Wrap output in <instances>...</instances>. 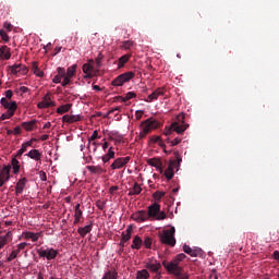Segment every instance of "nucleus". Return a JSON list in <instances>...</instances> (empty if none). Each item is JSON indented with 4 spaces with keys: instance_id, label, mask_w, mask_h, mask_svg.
<instances>
[{
    "instance_id": "e433bc0d",
    "label": "nucleus",
    "mask_w": 279,
    "mask_h": 279,
    "mask_svg": "<svg viewBox=\"0 0 279 279\" xmlns=\"http://www.w3.org/2000/svg\"><path fill=\"white\" fill-rule=\"evenodd\" d=\"M135 43L133 40H124L122 41L121 49H125V51H130L134 47Z\"/></svg>"
},
{
    "instance_id": "473e14b6",
    "label": "nucleus",
    "mask_w": 279,
    "mask_h": 279,
    "mask_svg": "<svg viewBox=\"0 0 279 279\" xmlns=\"http://www.w3.org/2000/svg\"><path fill=\"white\" fill-rule=\"evenodd\" d=\"M147 165H149V167H155L156 169H159L160 165H162V161H160V159L158 158H150L147 160Z\"/></svg>"
},
{
    "instance_id": "5701e85b",
    "label": "nucleus",
    "mask_w": 279,
    "mask_h": 279,
    "mask_svg": "<svg viewBox=\"0 0 279 279\" xmlns=\"http://www.w3.org/2000/svg\"><path fill=\"white\" fill-rule=\"evenodd\" d=\"M143 187L137 182L134 183L132 187L129 189V195H141Z\"/></svg>"
},
{
    "instance_id": "49530a36",
    "label": "nucleus",
    "mask_w": 279,
    "mask_h": 279,
    "mask_svg": "<svg viewBox=\"0 0 279 279\" xmlns=\"http://www.w3.org/2000/svg\"><path fill=\"white\" fill-rule=\"evenodd\" d=\"M14 113H12V111H7L5 113H2L0 117V121H5V119H12V116Z\"/></svg>"
},
{
    "instance_id": "5fc2aeb1",
    "label": "nucleus",
    "mask_w": 279,
    "mask_h": 279,
    "mask_svg": "<svg viewBox=\"0 0 279 279\" xmlns=\"http://www.w3.org/2000/svg\"><path fill=\"white\" fill-rule=\"evenodd\" d=\"M69 84H71V78L69 76H64L61 86H69Z\"/></svg>"
},
{
    "instance_id": "393cba45",
    "label": "nucleus",
    "mask_w": 279,
    "mask_h": 279,
    "mask_svg": "<svg viewBox=\"0 0 279 279\" xmlns=\"http://www.w3.org/2000/svg\"><path fill=\"white\" fill-rule=\"evenodd\" d=\"M83 73L85 74V77L87 80H90V77H93V65H90L89 63H84Z\"/></svg>"
},
{
    "instance_id": "3c124183",
    "label": "nucleus",
    "mask_w": 279,
    "mask_h": 279,
    "mask_svg": "<svg viewBox=\"0 0 279 279\" xmlns=\"http://www.w3.org/2000/svg\"><path fill=\"white\" fill-rule=\"evenodd\" d=\"M10 180V177H7L5 174H0V189Z\"/></svg>"
},
{
    "instance_id": "79ce46f5",
    "label": "nucleus",
    "mask_w": 279,
    "mask_h": 279,
    "mask_svg": "<svg viewBox=\"0 0 279 279\" xmlns=\"http://www.w3.org/2000/svg\"><path fill=\"white\" fill-rule=\"evenodd\" d=\"M97 138H99V132L95 130L92 136L88 138V147H90V144L93 143V141H97Z\"/></svg>"
},
{
    "instance_id": "f257e3e1",
    "label": "nucleus",
    "mask_w": 279,
    "mask_h": 279,
    "mask_svg": "<svg viewBox=\"0 0 279 279\" xmlns=\"http://www.w3.org/2000/svg\"><path fill=\"white\" fill-rule=\"evenodd\" d=\"M131 219H133V221H137V223L147 221V219H150V221H160L162 219H167V214L160 210H137L131 215Z\"/></svg>"
},
{
    "instance_id": "c03bdc74",
    "label": "nucleus",
    "mask_w": 279,
    "mask_h": 279,
    "mask_svg": "<svg viewBox=\"0 0 279 279\" xmlns=\"http://www.w3.org/2000/svg\"><path fill=\"white\" fill-rule=\"evenodd\" d=\"M10 169H12V166H3L2 170L0 171V174L10 178Z\"/></svg>"
},
{
    "instance_id": "8fccbe9b",
    "label": "nucleus",
    "mask_w": 279,
    "mask_h": 279,
    "mask_svg": "<svg viewBox=\"0 0 279 279\" xmlns=\"http://www.w3.org/2000/svg\"><path fill=\"white\" fill-rule=\"evenodd\" d=\"M144 244V247H146V250L151 248V238L147 236L145 238L144 242H142Z\"/></svg>"
},
{
    "instance_id": "2eb2a0df",
    "label": "nucleus",
    "mask_w": 279,
    "mask_h": 279,
    "mask_svg": "<svg viewBox=\"0 0 279 279\" xmlns=\"http://www.w3.org/2000/svg\"><path fill=\"white\" fill-rule=\"evenodd\" d=\"M10 58H12L10 48L8 46H2L0 48V60H10Z\"/></svg>"
},
{
    "instance_id": "052dcab7",
    "label": "nucleus",
    "mask_w": 279,
    "mask_h": 279,
    "mask_svg": "<svg viewBox=\"0 0 279 279\" xmlns=\"http://www.w3.org/2000/svg\"><path fill=\"white\" fill-rule=\"evenodd\" d=\"M7 244H8L7 238H2L0 240V250H3V247H5Z\"/></svg>"
},
{
    "instance_id": "e2e57ef3",
    "label": "nucleus",
    "mask_w": 279,
    "mask_h": 279,
    "mask_svg": "<svg viewBox=\"0 0 279 279\" xmlns=\"http://www.w3.org/2000/svg\"><path fill=\"white\" fill-rule=\"evenodd\" d=\"M116 191H119V186H117V185H113V186H111L110 189H109V193L111 194V195H114V192Z\"/></svg>"
},
{
    "instance_id": "39448f33",
    "label": "nucleus",
    "mask_w": 279,
    "mask_h": 279,
    "mask_svg": "<svg viewBox=\"0 0 279 279\" xmlns=\"http://www.w3.org/2000/svg\"><path fill=\"white\" fill-rule=\"evenodd\" d=\"M174 156L177 158V161L175 160H170V162L168 165V168L163 172V175L168 181L173 179L174 169H178V167H180V162H182V157H180L179 151H175Z\"/></svg>"
},
{
    "instance_id": "c756f323",
    "label": "nucleus",
    "mask_w": 279,
    "mask_h": 279,
    "mask_svg": "<svg viewBox=\"0 0 279 279\" xmlns=\"http://www.w3.org/2000/svg\"><path fill=\"white\" fill-rule=\"evenodd\" d=\"M72 106L73 105H71V104L62 105L57 109V113L65 114V112H69L71 110Z\"/></svg>"
},
{
    "instance_id": "aec40b11",
    "label": "nucleus",
    "mask_w": 279,
    "mask_h": 279,
    "mask_svg": "<svg viewBox=\"0 0 279 279\" xmlns=\"http://www.w3.org/2000/svg\"><path fill=\"white\" fill-rule=\"evenodd\" d=\"M112 158H114V148L110 147L108 149L107 154L101 157V160H102L104 165H106V163L110 162V160H112Z\"/></svg>"
},
{
    "instance_id": "69168bd1",
    "label": "nucleus",
    "mask_w": 279,
    "mask_h": 279,
    "mask_svg": "<svg viewBox=\"0 0 279 279\" xmlns=\"http://www.w3.org/2000/svg\"><path fill=\"white\" fill-rule=\"evenodd\" d=\"M39 178H40V180H43V182H47V173L41 171L39 174Z\"/></svg>"
},
{
    "instance_id": "bb28decb",
    "label": "nucleus",
    "mask_w": 279,
    "mask_h": 279,
    "mask_svg": "<svg viewBox=\"0 0 279 279\" xmlns=\"http://www.w3.org/2000/svg\"><path fill=\"white\" fill-rule=\"evenodd\" d=\"M143 245V240L141 236L135 235L133 239V244L131 245L132 250H141V246Z\"/></svg>"
},
{
    "instance_id": "4c0bfd02",
    "label": "nucleus",
    "mask_w": 279,
    "mask_h": 279,
    "mask_svg": "<svg viewBox=\"0 0 279 279\" xmlns=\"http://www.w3.org/2000/svg\"><path fill=\"white\" fill-rule=\"evenodd\" d=\"M9 69L13 75H17V73H21V63H19V64L15 63V64L9 66Z\"/></svg>"
},
{
    "instance_id": "a211bd4d",
    "label": "nucleus",
    "mask_w": 279,
    "mask_h": 279,
    "mask_svg": "<svg viewBox=\"0 0 279 279\" xmlns=\"http://www.w3.org/2000/svg\"><path fill=\"white\" fill-rule=\"evenodd\" d=\"M92 230H93V223L87 225L85 227H80L77 229V232H78L80 236H82V239H84L86 236V234L92 232Z\"/></svg>"
},
{
    "instance_id": "f8f14e48",
    "label": "nucleus",
    "mask_w": 279,
    "mask_h": 279,
    "mask_svg": "<svg viewBox=\"0 0 279 279\" xmlns=\"http://www.w3.org/2000/svg\"><path fill=\"white\" fill-rule=\"evenodd\" d=\"M25 186H27V178H21L15 186V193L16 195H21L23 191H25Z\"/></svg>"
},
{
    "instance_id": "dca6fc26",
    "label": "nucleus",
    "mask_w": 279,
    "mask_h": 279,
    "mask_svg": "<svg viewBox=\"0 0 279 279\" xmlns=\"http://www.w3.org/2000/svg\"><path fill=\"white\" fill-rule=\"evenodd\" d=\"M82 119V116L76 114V116H69L65 114L62 117L63 123H77Z\"/></svg>"
},
{
    "instance_id": "cd10ccee",
    "label": "nucleus",
    "mask_w": 279,
    "mask_h": 279,
    "mask_svg": "<svg viewBox=\"0 0 279 279\" xmlns=\"http://www.w3.org/2000/svg\"><path fill=\"white\" fill-rule=\"evenodd\" d=\"M132 231H133L132 226H129L126 230L122 232V240L125 241L126 243L128 241H130V239H132Z\"/></svg>"
},
{
    "instance_id": "2f4dec72",
    "label": "nucleus",
    "mask_w": 279,
    "mask_h": 279,
    "mask_svg": "<svg viewBox=\"0 0 279 279\" xmlns=\"http://www.w3.org/2000/svg\"><path fill=\"white\" fill-rule=\"evenodd\" d=\"M134 97H136V93L134 92H129L126 93V95L123 96H119V101L125 102V101H130V99H134Z\"/></svg>"
},
{
    "instance_id": "f03ea898",
    "label": "nucleus",
    "mask_w": 279,
    "mask_h": 279,
    "mask_svg": "<svg viewBox=\"0 0 279 279\" xmlns=\"http://www.w3.org/2000/svg\"><path fill=\"white\" fill-rule=\"evenodd\" d=\"M161 125L162 123L154 118H148L145 121L141 122V132L138 135L140 141H143V138H145L147 134H149L153 130H158V128H161Z\"/></svg>"
},
{
    "instance_id": "ddd939ff",
    "label": "nucleus",
    "mask_w": 279,
    "mask_h": 279,
    "mask_svg": "<svg viewBox=\"0 0 279 279\" xmlns=\"http://www.w3.org/2000/svg\"><path fill=\"white\" fill-rule=\"evenodd\" d=\"M23 236L24 239H31L33 243H36V241H38V239L43 236V232L34 233L32 231H26V232H23Z\"/></svg>"
},
{
    "instance_id": "37998d69",
    "label": "nucleus",
    "mask_w": 279,
    "mask_h": 279,
    "mask_svg": "<svg viewBox=\"0 0 279 279\" xmlns=\"http://www.w3.org/2000/svg\"><path fill=\"white\" fill-rule=\"evenodd\" d=\"M150 143H159L160 147H165V144L162 143L160 136L154 135L150 137Z\"/></svg>"
},
{
    "instance_id": "1a4fd4ad",
    "label": "nucleus",
    "mask_w": 279,
    "mask_h": 279,
    "mask_svg": "<svg viewBox=\"0 0 279 279\" xmlns=\"http://www.w3.org/2000/svg\"><path fill=\"white\" fill-rule=\"evenodd\" d=\"M167 93V89L165 87H158L155 89L150 95H148L147 99L145 101L147 104H151V101H156L158 97H163V95Z\"/></svg>"
},
{
    "instance_id": "ea45409f",
    "label": "nucleus",
    "mask_w": 279,
    "mask_h": 279,
    "mask_svg": "<svg viewBox=\"0 0 279 279\" xmlns=\"http://www.w3.org/2000/svg\"><path fill=\"white\" fill-rule=\"evenodd\" d=\"M19 254H21V253H20V251H17V248L12 251L11 254L9 255V257L7 258V263H12V260H14V258H16L19 256Z\"/></svg>"
},
{
    "instance_id": "a19ab883",
    "label": "nucleus",
    "mask_w": 279,
    "mask_h": 279,
    "mask_svg": "<svg viewBox=\"0 0 279 279\" xmlns=\"http://www.w3.org/2000/svg\"><path fill=\"white\" fill-rule=\"evenodd\" d=\"M165 195H166L165 192L157 191L153 194V197H154L155 202H160V199H162V197H165Z\"/></svg>"
},
{
    "instance_id": "0e129e2a",
    "label": "nucleus",
    "mask_w": 279,
    "mask_h": 279,
    "mask_svg": "<svg viewBox=\"0 0 279 279\" xmlns=\"http://www.w3.org/2000/svg\"><path fill=\"white\" fill-rule=\"evenodd\" d=\"M52 82L53 84H60L62 82V78L58 75H56L53 78H52Z\"/></svg>"
},
{
    "instance_id": "6ab92c4d",
    "label": "nucleus",
    "mask_w": 279,
    "mask_h": 279,
    "mask_svg": "<svg viewBox=\"0 0 279 279\" xmlns=\"http://www.w3.org/2000/svg\"><path fill=\"white\" fill-rule=\"evenodd\" d=\"M160 267H162V265L158 262H150L146 264V269H149V271H153L154 274L158 272Z\"/></svg>"
},
{
    "instance_id": "774afa93",
    "label": "nucleus",
    "mask_w": 279,
    "mask_h": 279,
    "mask_svg": "<svg viewBox=\"0 0 279 279\" xmlns=\"http://www.w3.org/2000/svg\"><path fill=\"white\" fill-rule=\"evenodd\" d=\"M13 133L21 134V126H15Z\"/></svg>"
},
{
    "instance_id": "c85d7f7f",
    "label": "nucleus",
    "mask_w": 279,
    "mask_h": 279,
    "mask_svg": "<svg viewBox=\"0 0 279 279\" xmlns=\"http://www.w3.org/2000/svg\"><path fill=\"white\" fill-rule=\"evenodd\" d=\"M22 128H24L26 130V132H32V130H34V128H36V120L23 122Z\"/></svg>"
},
{
    "instance_id": "b1692460",
    "label": "nucleus",
    "mask_w": 279,
    "mask_h": 279,
    "mask_svg": "<svg viewBox=\"0 0 279 279\" xmlns=\"http://www.w3.org/2000/svg\"><path fill=\"white\" fill-rule=\"evenodd\" d=\"M87 171L94 173V175H101V173H104V168H101V166H87Z\"/></svg>"
},
{
    "instance_id": "412c9836",
    "label": "nucleus",
    "mask_w": 279,
    "mask_h": 279,
    "mask_svg": "<svg viewBox=\"0 0 279 279\" xmlns=\"http://www.w3.org/2000/svg\"><path fill=\"white\" fill-rule=\"evenodd\" d=\"M183 252L185 254H189V256H192L193 258H196V256L199 255V250H193V248H191V246H189L186 244L183 245Z\"/></svg>"
},
{
    "instance_id": "9d476101",
    "label": "nucleus",
    "mask_w": 279,
    "mask_h": 279,
    "mask_svg": "<svg viewBox=\"0 0 279 279\" xmlns=\"http://www.w3.org/2000/svg\"><path fill=\"white\" fill-rule=\"evenodd\" d=\"M53 106H56V102L51 100V95L48 93L44 96L43 100L38 102L37 108L43 110L45 108H52Z\"/></svg>"
},
{
    "instance_id": "4468645a",
    "label": "nucleus",
    "mask_w": 279,
    "mask_h": 279,
    "mask_svg": "<svg viewBox=\"0 0 279 279\" xmlns=\"http://www.w3.org/2000/svg\"><path fill=\"white\" fill-rule=\"evenodd\" d=\"M28 158L32 160H36V162H40L43 159V154L38 149H32L29 153L26 154Z\"/></svg>"
},
{
    "instance_id": "c9c22d12",
    "label": "nucleus",
    "mask_w": 279,
    "mask_h": 279,
    "mask_svg": "<svg viewBox=\"0 0 279 279\" xmlns=\"http://www.w3.org/2000/svg\"><path fill=\"white\" fill-rule=\"evenodd\" d=\"M11 166L13 169V173L16 174L19 173V171H21V165L19 163V160L16 159V157H14L11 161Z\"/></svg>"
},
{
    "instance_id": "864d4df0",
    "label": "nucleus",
    "mask_w": 279,
    "mask_h": 279,
    "mask_svg": "<svg viewBox=\"0 0 279 279\" xmlns=\"http://www.w3.org/2000/svg\"><path fill=\"white\" fill-rule=\"evenodd\" d=\"M29 70L24 65V64H22L21 63V65H20V73L22 74V75H27V72H28Z\"/></svg>"
},
{
    "instance_id": "a18cd8bd",
    "label": "nucleus",
    "mask_w": 279,
    "mask_h": 279,
    "mask_svg": "<svg viewBox=\"0 0 279 279\" xmlns=\"http://www.w3.org/2000/svg\"><path fill=\"white\" fill-rule=\"evenodd\" d=\"M0 36H1V39H2L4 43H9V41H10V36H8V33H5L4 29H0Z\"/></svg>"
},
{
    "instance_id": "de8ad7c7",
    "label": "nucleus",
    "mask_w": 279,
    "mask_h": 279,
    "mask_svg": "<svg viewBox=\"0 0 279 279\" xmlns=\"http://www.w3.org/2000/svg\"><path fill=\"white\" fill-rule=\"evenodd\" d=\"M57 76L61 77L63 80V77H66V70H64V68H58L57 69Z\"/></svg>"
},
{
    "instance_id": "423d86ee",
    "label": "nucleus",
    "mask_w": 279,
    "mask_h": 279,
    "mask_svg": "<svg viewBox=\"0 0 279 279\" xmlns=\"http://www.w3.org/2000/svg\"><path fill=\"white\" fill-rule=\"evenodd\" d=\"M189 130V124L182 122L181 124L179 122H174L170 125V128L166 129L163 134L165 136H173V134H184Z\"/></svg>"
},
{
    "instance_id": "9b49d317",
    "label": "nucleus",
    "mask_w": 279,
    "mask_h": 279,
    "mask_svg": "<svg viewBox=\"0 0 279 279\" xmlns=\"http://www.w3.org/2000/svg\"><path fill=\"white\" fill-rule=\"evenodd\" d=\"M130 160H131L130 156L119 157L111 163V169L112 170L123 169V167H125V165H128V162H130Z\"/></svg>"
},
{
    "instance_id": "6e6d98bb",
    "label": "nucleus",
    "mask_w": 279,
    "mask_h": 279,
    "mask_svg": "<svg viewBox=\"0 0 279 279\" xmlns=\"http://www.w3.org/2000/svg\"><path fill=\"white\" fill-rule=\"evenodd\" d=\"M144 112L141 110L135 111V118L137 121H141L143 119Z\"/></svg>"
},
{
    "instance_id": "f704fd0d",
    "label": "nucleus",
    "mask_w": 279,
    "mask_h": 279,
    "mask_svg": "<svg viewBox=\"0 0 279 279\" xmlns=\"http://www.w3.org/2000/svg\"><path fill=\"white\" fill-rule=\"evenodd\" d=\"M136 279H149V271L147 269L137 270Z\"/></svg>"
},
{
    "instance_id": "a878e982",
    "label": "nucleus",
    "mask_w": 279,
    "mask_h": 279,
    "mask_svg": "<svg viewBox=\"0 0 279 279\" xmlns=\"http://www.w3.org/2000/svg\"><path fill=\"white\" fill-rule=\"evenodd\" d=\"M32 71L37 77H43L45 75V72H43L40 68H38V62L36 61L32 63Z\"/></svg>"
},
{
    "instance_id": "09e8293b",
    "label": "nucleus",
    "mask_w": 279,
    "mask_h": 279,
    "mask_svg": "<svg viewBox=\"0 0 279 279\" xmlns=\"http://www.w3.org/2000/svg\"><path fill=\"white\" fill-rule=\"evenodd\" d=\"M26 151H27V148L22 144V147L21 149L17 150L15 158H21Z\"/></svg>"
},
{
    "instance_id": "6e6552de",
    "label": "nucleus",
    "mask_w": 279,
    "mask_h": 279,
    "mask_svg": "<svg viewBox=\"0 0 279 279\" xmlns=\"http://www.w3.org/2000/svg\"><path fill=\"white\" fill-rule=\"evenodd\" d=\"M133 77L134 72H125L112 81V86H123L125 82H130V80H132Z\"/></svg>"
},
{
    "instance_id": "680f3d73",
    "label": "nucleus",
    "mask_w": 279,
    "mask_h": 279,
    "mask_svg": "<svg viewBox=\"0 0 279 279\" xmlns=\"http://www.w3.org/2000/svg\"><path fill=\"white\" fill-rule=\"evenodd\" d=\"M14 95V93L12 92V89H8L7 92H5V97H7V99H12V96Z\"/></svg>"
},
{
    "instance_id": "f3484780",
    "label": "nucleus",
    "mask_w": 279,
    "mask_h": 279,
    "mask_svg": "<svg viewBox=\"0 0 279 279\" xmlns=\"http://www.w3.org/2000/svg\"><path fill=\"white\" fill-rule=\"evenodd\" d=\"M130 58H132V54L126 53L119 58L118 60V69H123L128 62H130Z\"/></svg>"
},
{
    "instance_id": "4be33fe9",
    "label": "nucleus",
    "mask_w": 279,
    "mask_h": 279,
    "mask_svg": "<svg viewBox=\"0 0 279 279\" xmlns=\"http://www.w3.org/2000/svg\"><path fill=\"white\" fill-rule=\"evenodd\" d=\"M118 278H119V272L114 268L107 270L102 277V279H118Z\"/></svg>"
},
{
    "instance_id": "4d7b16f0",
    "label": "nucleus",
    "mask_w": 279,
    "mask_h": 279,
    "mask_svg": "<svg viewBox=\"0 0 279 279\" xmlns=\"http://www.w3.org/2000/svg\"><path fill=\"white\" fill-rule=\"evenodd\" d=\"M34 142H36V138H32L31 141H28L22 145L27 149V147H32V145H34Z\"/></svg>"
},
{
    "instance_id": "338daca9",
    "label": "nucleus",
    "mask_w": 279,
    "mask_h": 279,
    "mask_svg": "<svg viewBox=\"0 0 279 279\" xmlns=\"http://www.w3.org/2000/svg\"><path fill=\"white\" fill-rule=\"evenodd\" d=\"M74 217L77 219H82V210H76Z\"/></svg>"
},
{
    "instance_id": "13d9d810",
    "label": "nucleus",
    "mask_w": 279,
    "mask_h": 279,
    "mask_svg": "<svg viewBox=\"0 0 279 279\" xmlns=\"http://www.w3.org/2000/svg\"><path fill=\"white\" fill-rule=\"evenodd\" d=\"M1 106H3V108L8 109V106L10 105V102L8 101L7 98H1L0 100Z\"/></svg>"
},
{
    "instance_id": "603ef678",
    "label": "nucleus",
    "mask_w": 279,
    "mask_h": 279,
    "mask_svg": "<svg viewBox=\"0 0 279 279\" xmlns=\"http://www.w3.org/2000/svg\"><path fill=\"white\" fill-rule=\"evenodd\" d=\"M148 210H160V204L155 201L150 206H148Z\"/></svg>"
},
{
    "instance_id": "72a5a7b5",
    "label": "nucleus",
    "mask_w": 279,
    "mask_h": 279,
    "mask_svg": "<svg viewBox=\"0 0 279 279\" xmlns=\"http://www.w3.org/2000/svg\"><path fill=\"white\" fill-rule=\"evenodd\" d=\"M171 138H173V135L172 136H168L167 137V143L170 144V147H175V145H180L182 143V138L180 137H175L174 140L171 141Z\"/></svg>"
},
{
    "instance_id": "bf43d9fd",
    "label": "nucleus",
    "mask_w": 279,
    "mask_h": 279,
    "mask_svg": "<svg viewBox=\"0 0 279 279\" xmlns=\"http://www.w3.org/2000/svg\"><path fill=\"white\" fill-rule=\"evenodd\" d=\"M27 246V243L26 242H22L17 245V251L19 252H22V250H25V247Z\"/></svg>"
},
{
    "instance_id": "58836bf2",
    "label": "nucleus",
    "mask_w": 279,
    "mask_h": 279,
    "mask_svg": "<svg viewBox=\"0 0 279 279\" xmlns=\"http://www.w3.org/2000/svg\"><path fill=\"white\" fill-rule=\"evenodd\" d=\"M19 108V105H16V101L9 102L7 110L8 112H12L13 114L16 112V109Z\"/></svg>"
},
{
    "instance_id": "7c9ffc66",
    "label": "nucleus",
    "mask_w": 279,
    "mask_h": 279,
    "mask_svg": "<svg viewBox=\"0 0 279 279\" xmlns=\"http://www.w3.org/2000/svg\"><path fill=\"white\" fill-rule=\"evenodd\" d=\"M75 71H77V64H73L72 66L68 68L65 77H70V80H72L75 76Z\"/></svg>"
},
{
    "instance_id": "20e7f679",
    "label": "nucleus",
    "mask_w": 279,
    "mask_h": 279,
    "mask_svg": "<svg viewBox=\"0 0 279 279\" xmlns=\"http://www.w3.org/2000/svg\"><path fill=\"white\" fill-rule=\"evenodd\" d=\"M184 258H186V255L184 253H180L169 264L167 265L163 264V267H166L169 274H180V271H182V267H180V263H182Z\"/></svg>"
},
{
    "instance_id": "0eeeda50",
    "label": "nucleus",
    "mask_w": 279,
    "mask_h": 279,
    "mask_svg": "<svg viewBox=\"0 0 279 279\" xmlns=\"http://www.w3.org/2000/svg\"><path fill=\"white\" fill-rule=\"evenodd\" d=\"M58 254H60V252L56 248H46L38 251V256L40 258H47V260H53L58 257Z\"/></svg>"
},
{
    "instance_id": "7ed1b4c3",
    "label": "nucleus",
    "mask_w": 279,
    "mask_h": 279,
    "mask_svg": "<svg viewBox=\"0 0 279 279\" xmlns=\"http://www.w3.org/2000/svg\"><path fill=\"white\" fill-rule=\"evenodd\" d=\"M160 243L163 245H169L170 247H175V227H171L170 229H166L159 235Z\"/></svg>"
}]
</instances>
